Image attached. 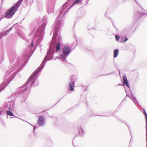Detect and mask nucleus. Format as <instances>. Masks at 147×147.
<instances>
[{"label":"nucleus","instance_id":"obj_10","mask_svg":"<svg viewBox=\"0 0 147 147\" xmlns=\"http://www.w3.org/2000/svg\"><path fill=\"white\" fill-rule=\"evenodd\" d=\"M144 113L145 115V118H146V125H147V114L145 111V110L144 109Z\"/></svg>","mask_w":147,"mask_h":147},{"label":"nucleus","instance_id":"obj_8","mask_svg":"<svg viewBox=\"0 0 147 147\" xmlns=\"http://www.w3.org/2000/svg\"><path fill=\"white\" fill-rule=\"evenodd\" d=\"M80 0H75L73 3V4L71 5L70 7L68 9V10L71 7H72L76 3H78L79 2Z\"/></svg>","mask_w":147,"mask_h":147},{"label":"nucleus","instance_id":"obj_4","mask_svg":"<svg viewBox=\"0 0 147 147\" xmlns=\"http://www.w3.org/2000/svg\"><path fill=\"white\" fill-rule=\"evenodd\" d=\"M74 83L73 81L70 82L69 85V89L70 91H73L74 90Z\"/></svg>","mask_w":147,"mask_h":147},{"label":"nucleus","instance_id":"obj_3","mask_svg":"<svg viewBox=\"0 0 147 147\" xmlns=\"http://www.w3.org/2000/svg\"><path fill=\"white\" fill-rule=\"evenodd\" d=\"M44 121V117H42L40 116L38 117V124L39 125H41L43 124Z\"/></svg>","mask_w":147,"mask_h":147},{"label":"nucleus","instance_id":"obj_12","mask_svg":"<svg viewBox=\"0 0 147 147\" xmlns=\"http://www.w3.org/2000/svg\"><path fill=\"white\" fill-rule=\"evenodd\" d=\"M128 39L127 38H125L124 40L123 41V42L127 41L128 40Z\"/></svg>","mask_w":147,"mask_h":147},{"label":"nucleus","instance_id":"obj_2","mask_svg":"<svg viewBox=\"0 0 147 147\" xmlns=\"http://www.w3.org/2000/svg\"><path fill=\"white\" fill-rule=\"evenodd\" d=\"M71 52L68 46H65L63 49V53L60 55V57L63 60H65L66 57Z\"/></svg>","mask_w":147,"mask_h":147},{"label":"nucleus","instance_id":"obj_5","mask_svg":"<svg viewBox=\"0 0 147 147\" xmlns=\"http://www.w3.org/2000/svg\"><path fill=\"white\" fill-rule=\"evenodd\" d=\"M123 83L127 85V86H128L129 84L128 81L127 80V77L126 76H124L123 78Z\"/></svg>","mask_w":147,"mask_h":147},{"label":"nucleus","instance_id":"obj_7","mask_svg":"<svg viewBox=\"0 0 147 147\" xmlns=\"http://www.w3.org/2000/svg\"><path fill=\"white\" fill-rule=\"evenodd\" d=\"M61 44L60 43H58L56 46V49L57 51H59L60 49Z\"/></svg>","mask_w":147,"mask_h":147},{"label":"nucleus","instance_id":"obj_1","mask_svg":"<svg viewBox=\"0 0 147 147\" xmlns=\"http://www.w3.org/2000/svg\"><path fill=\"white\" fill-rule=\"evenodd\" d=\"M20 4V1L18 2L13 6L8 9L6 11L5 14V17L7 19L11 18L15 14L17 9L19 7Z\"/></svg>","mask_w":147,"mask_h":147},{"label":"nucleus","instance_id":"obj_13","mask_svg":"<svg viewBox=\"0 0 147 147\" xmlns=\"http://www.w3.org/2000/svg\"><path fill=\"white\" fill-rule=\"evenodd\" d=\"M33 44H32V46H33Z\"/></svg>","mask_w":147,"mask_h":147},{"label":"nucleus","instance_id":"obj_6","mask_svg":"<svg viewBox=\"0 0 147 147\" xmlns=\"http://www.w3.org/2000/svg\"><path fill=\"white\" fill-rule=\"evenodd\" d=\"M119 50L118 49H116L114 51L113 57L114 58L116 57L118 55Z\"/></svg>","mask_w":147,"mask_h":147},{"label":"nucleus","instance_id":"obj_9","mask_svg":"<svg viewBox=\"0 0 147 147\" xmlns=\"http://www.w3.org/2000/svg\"><path fill=\"white\" fill-rule=\"evenodd\" d=\"M6 113L10 116H13V114L10 111H7Z\"/></svg>","mask_w":147,"mask_h":147},{"label":"nucleus","instance_id":"obj_11","mask_svg":"<svg viewBox=\"0 0 147 147\" xmlns=\"http://www.w3.org/2000/svg\"><path fill=\"white\" fill-rule=\"evenodd\" d=\"M116 39L117 40H118L119 39V36L118 35H116L115 36Z\"/></svg>","mask_w":147,"mask_h":147}]
</instances>
